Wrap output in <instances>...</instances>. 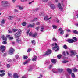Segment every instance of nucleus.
I'll return each instance as SVG.
<instances>
[{
  "mask_svg": "<svg viewBox=\"0 0 78 78\" xmlns=\"http://www.w3.org/2000/svg\"><path fill=\"white\" fill-rule=\"evenodd\" d=\"M2 5V6L3 7H5V8H8L10 6V4L8 2L6 1H2L1 2Z\"/></svg>",
  "mask_w": 78,
  "mask_h": 78,
  "instance_id": "f257e3e1",
  "label": "nucleus"
},
{
  "mask_svg": "<svg viewBox=\"0 0 78 78\" xmlns=\"http://www.w3.org/2000/svg\"><path fill=\"white\" fill-rule=\"evenodd\" d=\"M61 5H62L63 6H64V4L62 3L61 4L60 3H59L57 4V6L59 7L60 10L61 11H62L63 10V8L62 6H61Z\"/></svg>",
  "mask_w": 78,
  "mask_h": 78,
  "instance_id": "f03ea898",
  "label": "nucleus"
},
{
  "mask_svg": "<svg viewBox=\"0 0 78 78\" xmlns=\"http://www.w3.org/2000/svg\"><path fill=\"white\" fill-rule=\"evenodd\" d=\"M14 52V49L12 48H11L9 53L10 55H12Z\"/></svg>",
  "mask_w": 78,
  "mask_h": 78,
  "instance_id": "7ed1b4c3",
  "label": "nucleus"
},
{
  "mask_svg": "<svg viewBox=\"0 0 78 78\" xmlns=\"http://www.w3.org/2000/svg\"><path fill=\"white\" fill-rule=\"evenodd\" d=\"M70 52L71 53L70 55L71 56H73V55L75 56L76 55V52L75 51H73V50H71L70 51Z\"/></svg>",
  "mask_w": 78,
  "mask_h": 78,
  "instance_id": "20e7f679",
  "label": "nucleus"
},
{
  "mask_svg": "<svg viewBox=\"0 0 78 78\" xmlns=\"http://www.w3.org/2000/svg\"><path fill=\"white\" fill-rule=\"evenodd\" d=\"M6 48V46L3 45H2L0 47L1 50L2 52L3 53L5 52V48Z\"/></svg>",
  "mask_w": 78,
  "mask_h": 78,
  "instance_id": "39448f33",
  "label": "nucleus"
},
{
  "mask_svg": "<svg viewBox=\"0 0 78 78\" xmlns=\"http://www.w3.org/2000/svg\"><path fill=\"white\" fill-rule=\"evenodd\" d=\"M52 46H55V47H54L52 48L53 50H55V49H56V48H58V45H57V44L56 43L52 44Z\"/></svg>",
  "mask_w": 78,
  "mask_h": 78,
  "instance_id": "423d86ee",
  "label": "nucleus"
},
{
  "mask_svg": "<svg viewBox=\"0 0 78 78\" xmlns=\"http://www.w3.org/2000/svg\"><path fill=\"white\" fill-rule=\"evenodd\" d=\"M67 41L69 43H73V42H75V41L72 39H68Z\"/></svg>",
  "mask_w": 78,
  "mask_h": 78,
  "instance_id": "0eeeda50",
  "label": "nucleus"
},
{
  "mask_svg": "<svg viewBox=\"0 0 78 78\" xmlns=\"http://www.w3.org/2000/svg\"><path fill=\"white\" fill-rule=\"evenodd\" d=\"M20 36V33L17 32L15 34V38H18Z\"/></svg>",
  "mask_w": 78,
  "mask_h": 78,
  "instance_id": "6e6552de",
  "label": "nucleus"
},
{
  "mask_svg": "<svg viewBox=\"0 0 78 78\" xmlns=\"http://www.w3.org/2000/svg\"><path fill=\"white\" fill-rule=\"evenodd\" d=\"M51 53V50H48L47 52L45 53V55H50Z\"/></svg>",
  "mask_w": 78,
  "mask_h": 78,
  "instance_id": "1a4fd4ad",
  "label": "nucleus"
},
{
  "mask_svg": "<svg viewBox=\"0 0 78 78\" xmlns=\"http://www.w3.org/2000/svg\"><path fill=\"white\" fill-rule=\"evenodd\" d=\"M67 71L69 73V74H71L72 72V69L70 68H67Z\"/></svg>",
  "mask_w": 78,
  "mask_h": 78,
  "instance_id": "9d476101",
  "label": "nucleus"
},
{
  "mask_svg": "<svg viewBox=\"0 0 78 78\" xmlns=\"http://www.w3.org/2000/svg\"><path fill=\"white\" fill-rule=\"evenodd\" d=\"M52 71L54 73H58V69L53 68L52 69Z\"/></svg>",
  "mask_w": 78,
  "mask_h": 78,
  "instance_id": "9b49d317",
  "label": "nucleus"
},
{
  "mask_svg": "<svg viewBox=\"0 0 78 78\" xmlns=\"http://www.w3.org/2000/svg\"><path fill=\"white\" fill-rule=\"evenodd\" d=\"M1 38H2L3 41H6L7 40V38L5 37V35H3L1 36Z\"/></svg>",
  "mask_w": 78,
  "mask_h": 78,
  "instance_id": "f8f14e48",
  "label": "nucleus"
},
{
  "mask_svg": "<svg viewBox=\"0 0 78 78\" xmlns=\"http://www.w3.org/2000/svg\"><path fill=\"white\" fill-rule=\"evenodd\" d=\"M13 76L14 78H19V76H18V74L16 73H15L14 74Z\"/></svg>",
  "mask_w": 78,
  "mask_h": 78,
  "instance_id": "ddd939ff",
  "label": "nucleus"
},
{
  "mask_svg": "<svg viewBox=\"0 0 78 78\" xmlns=\"http://www.w3.org/2000/svg\"><path fill=\"white\" fill-rule=\"evenodd\" d=\"M51 61L54 64H55L56 62V60L55 59H51Z\"/></svg>",
  "mask_w": 78,
  "mask_h": 78,
  "instance_id": "4468645a",
  "label": "nucleus"
},
{
  "mask_svg": "<svg viewBox=\"0 0 78 78\" xmlns=\"http://www.w3.org/2000/svg\"><path fill=\"white\" fill-rule=\"evenodd\" d=\"M50 19H51V17H50V18H48V16H46L44 17L45 20H50Z\"/></svg>",
  "mask_w": 78,
  "mask_h": 78,
  "instance_id": "2eb2a0df",
  "label": "nucleus"
},
{
  "mask_svg": "<svg viewBox=\"0 0 78 78\" xmlns=\"http://www.w3.org/2000/svg\"><path fill=\"white\" fill-rule=\"evenodd\" d=\"M16 42L17 43H20V42H21V39L19 38H18L16 39Z\"/></svg>",
  "mask_w": 78,
  "mask_h": 78,
  "instance_id": "dca6fc26",
  "label": "nucleus"
},
{
  "mask_svg": "<svg viewBox=\"0 0 78 78\" xmlns=\"http://www.w3.org/2000/svg\"><path fill=\"white\" fill-rule=\"evenodd\" d=\"M63 71V69H58L57 72H62Z\"/></svg>",
  "mask_w": 78,
  "mask_h": 78,
  "instance_id": "f3484780",
  "label": "nucleus"
},
{
  "mask_svg": "<svg viewBox=\"0 0 78 78\" xmlns=\"http://www.w3.org/2000/svg\"><path fill=\"white\" fill-rule=\"evenodd\" d=\"M30 59H29L25 61V62H24V63H23L24 64V65H25V64H28V63H29V62H30Z\"/></svg>",
  "mask_w": 78,
  "mask_h": 78,
  "instance_id": "a211bd4d",
  "label": "nucleus"
},
{
  "mask_svg": "<svg viewBox=\"0 0 78 78\" xmlns=\"http://www.w3.org/2000/svg\"><path fill=\"white\" fill-rule=\"evenodd\" d=\"M50 6L51 8H53V9L55 8V5L54 4H51L50 5Z\"/></svg>",
  "mask_w": 78,
  "mask_h": 78,
  "instance_id": "6ab92c4d",
  "label": "nucleus"
},
{
  "mask_svg": "<svg viewBox=\"0 0 78 78\" xmlns=\"http://www.w3.org/2000/svg\"><path fill=\"white\" fill-rule=\"evenodd\" d=\"M34 26V24H33V25L31 24H30L28 26V28L30 27H33Z\"/></svg>",
  "mask_w": 78,
  "mask_h": 78,
  "instance_id": "aec40b11",
  "label": "nucleus"
},
{
  "mask_svg": "<svg viewBox=\"0 0 78 78\" xmlns=\"http://www.w3.org/2000/svg\"><path fill=\"white\" fill-rule=\"evenodd\" d=\"M37 56H35L32 59V61H36V59H37Z\"/></svg>",
  "mask_w": 78,
  "mask_h": 78,
  "instance_id": "412c9836",
  "label": "nucleus"
},
{
  "mask_svg": "<svg viewBox=\"0 0 78 78\" xmlns=\"http://www.w3.org/2000/svg\"><path fill=\"white\" fill-rule=\"evenodd\" d=\"M12 30L13 32H16L18 31L17 29H12Z\"/></svg>",
  "mask_w": 78,
  "mask_h": 78,
  "instance_id": "4be33fe9",
  "label": "nucleus"
},
{
  "mask_svg": "<svg viewBox=\"0 0 78 78\" xmlns=\"http://www.w3.org/2000/svg\"><path fill=\"white\" fill-rule=\"evenodd\" d=\"M36 36H37V33H35L34 34H32V36L33 37H36Z\"/></svg>",
  "mask_w": 78,
  "mask_h": 78,
  "instance_id": "5701e85b",
  "label": "nucleus"
},
{
  "mask_svg": "<svg viewBox=\"0 0 78 78\" xmlns=\"http://www.w3.org/2000/svg\"><path fill=\"white\" fill-rule=\"evenodd\" d=\"M8 75L11 78H12V74H11V73H8Z\"/></svg>",
  "mask_w": 78,
  "mask_h": 78,
  "instance_id": "b1692460",
  "label": "nucleus"
},
{
  "mask_svg": "<svg viewBox=\"0 0 78 78\" xmlns=\"http://www.w3.org/2000/svg\"><path fill=\"white\" fill-rule=\"evenodd\" d=\"M40 31H41V32H44V27H42L41 28Z\"/></svg>",
  "mask_w": 78,
  "mask_h": 78,
  "instance_id": "393cba45",
  "label": "nucleus"
},
{
  "mask_svg": "<svg viewBox=\"0 0 78 78\" xmlns=\"http://www.w3.org/2000/svg\"><path fill=\"white\" fill-rule=\"evenodd\" d=\"M52 27L53 28V29H56L58 28L57 26L55 25H53L52 26Z\"/></svg>",
  "mask_w": 78,
  "mask_h": 78,
  "instance_id": "a878e982",
  "label": "nucleus"
},
{
  "mask_svg": "<svg viewBox=\"0 0 78 78\" xmlns=\"http://www.w3.org/2000/svg\"><path fill=\"white\" fill-rule=\"evenodd\" d=\"M4 75H5V73L2 74H0V76H1V77L3 76Z\"/></svg>",
  "mask_w": 78,
  "mask_h": 78,
  "instance_id": "bb28decb",
  "label": "nucleus"
},
{
  "mask_svg": "<svg viewBox=\"0 0 78 78\" xmlns=\"http://www.w3.org/2000/svg\"><path fill=\"white\" fill-rule=\"evenodd\" d=\"M18 7L19 8V9H20V10H22V9H23V7L19 6H18Z\"/></svg>",
  "mask_w": 78,
  "mask_h": 78,
  "instance_id": "cd10ccee",
  "label": "nucleus"
},
{
  "mask_svg": "<svg viewBox=\"0 0 78 78\" xmlns=\"http://www.w3.org/2000/svg\"><path fill=\"white\" fill-rule=\"evenodd\" d=\"M73 33H75L76 34H78V31L76 30H73Z\"/></svg>",
  "mask_w": 78,
  "mask_h": 78,
  "instance_id": "c85d7f7f",
  "label": "nucleus"
},
{
  "mask_svg": "<svg viewBox=\"0 0 78 78\" xmlns=\"http://www.w3.org/2000/svg\"><path fill=\"white\" fill-rule=\"evenodd\" d=\"M49 0H40V2H47V1H48Z\"/></svg>",
  "mask_w": 78,
  "mask_h": 78,
  "instance_id": "c756f323",
  "label": "nucleus"
},
{
  "mask_svg": "<svg viewBox=\"0 0 78 78\" xmlns=\"http://www.w3.org/2000/svg\"><path fill=\"white\" fill-rule=\"evenodd\" d=\"M71 75L72 77L73 78H75V74H74V73H72Z\"/></svg>",
  "mask_w": 78,
  "mask_h": 78,
  "instance_id": "7c9ffc66",
  "label": "nucleus"
},
{
  "mask_svg": "<svg viewBox=\"0 0 78 78\" xmlns=\"http://www.w3.org/2000/svg\"><path fill=\"white\" fill-rule=\"evenodd\" d=\"M73 70L74 72H78V70H77V69H76V68H74L73 69Z\"/></svg>",
  "mask_w": 78,
  "mask_h": 78,
  "instance_id": "2f4dec72",
  "label": "nucleus"
},
{
  "mask_svg": "<svg viewBox=\"0 0 78 78\" xmlns=\"http://www.w3.org/2000/svg\"><path fill=\"white\" fill-rule=\"evenodd\" d=\"M13 18V17L11 16H9L8 17V18L9 20H12V18Z\"/></svg>",
  "mask_w": 78,
  "mask_h": 78,
  "instance_id": "473e14b6",
  "label": "nucleus"
},
{
  "mask_svg": "<svg viewBox=\"0 0 78 78\" xmlns=\"http://www.w3.org/2000/svg\"><path fill=\"white\" fill-rule=\"evenodd\" d=\"M61 55H58L57 56V58H59V59H60L61 58Z\"/></svg>",
  "mask_w": 78,
  "mask_h": 78,
  "instance_id": "72a5a7b5",
  "label": "nucleus"
},
{
  "mask_svg": "<svg viewBox=\"0 0 78 78\" xmlns=\"http://www.w3.org/2000/svg\"><path fill=\"white\" fill-rule=\"evenodd\" d=\"M5 72V70H0V73H3V72Z\"/></svg>",
  "mask_w": 78,
  "mask_h": 78,
  "instance_id": "f704fd0d",
  "label": "nucleus"
},
{
  "mask_svg": "<svg viewBox=\"0 0 78 78\" xmlns=\"http://www.w3.org/2000/svg\"><path fill=\"white\" fill-rule=\"evenodd\" d=\"M1 23L2 24H3L5 23V20H3L2 21H1Z\"/></svg>",
  "mask_w": 78,
  "mask_h": 78,
  "instance_id": "c9c22d12",
  "label": "nucleus"
},
{
  "mask_svg": "<svg viewBox=\"0 0 78 78\" xmlns=\"http://www.w3.org/2000/svg\"><path fill=\"white\" fill-rule=\"evenodd\" d=\"M31 51V49H30V48L28 49L27 50V52H30V51Z\"/></svg>",
  "mask_w": 78,
  "mask_h": 78,
  "instance_id": "e433bc0d",
  "label": "nucleus"
},
{
  "mask_svg": "<svg viewBox=\"0 0 78 78\" xmlns=\"http://www.w3.org/2000/svg\"><path fill=\"white\" fill-rule=\"evenodd\" d=\"M63 48H64L65 49H67V45H64L63 46Z\"/></svg>",
  "mask_w": 78,
  "mask_h": 78,
  "instance_id": "4c0bfd02",
  "label": "nucleus"
},
{
  "mask_svg": "<svg viewBox=\"0 0 78 78\" xmlns=\"http://www.w3.org/2000/svg\"><path fill=\"white\" fill-rule=\"evenodd\" d=\"M32 43L33 44H35V43H36V41H34V40H33L32 41Z\"/></svg>",
  "mask_w": 78,
  "mask_h": 78,
  "instance_id": "58836bf2",
  "label": "nucleus"
},
{
  "mask_svg": "<svg viewBox=\"0 0 78 78\" xmlns=\"http://www.w3.org/2000/svg\"><path fill=\"white\" fill-rule=\"evenodd\" d=\"M22 25L23 26H25L27 25L26 23L23 22V23Z\"/></svg>",
  "mask_w": 78,
  "mask_h": 78,
  "instance_id": "ea45409f",
  "label": "nucleus"
},
{
  "mask_svg": "<svg viewBox=\"0 0 78 78\" xmlns=\"http://www.w3.org/2000/svg\"><path fill=\"white\" fill-rule=\"evenodd\" d=\"M33 35V32H30L29 34V36H32Z\"/></svg>",
  "mask_w": 78,
  "mask_h": 78,
  "instance_id": "a19ab883",
  "label": "nucleus"
},
{
  "mask_svg": "<svg viewBox=\"0 0 78 78\" xmlns=\"http://www.w3.org/2000/svg\"><path fill=\"white\" fill-rule=\"evenodd\" d=\"M63 63H65L67 62H68V61H67L66 60H65L64 61L62 62Z\"/></svg>",
  "mask_w": 78,
  "mask_h": 78,
  "instance_id": "79ce46f5",
  "label": "nucleus"
},
{
  "mask_svg": "<svg viewBox=\"0 0 78 78\" xmlns=\"http://www.w3.org/2000/svg\"><path fill=\"white\" fill-rule=\"evenodd\" d=\"M64 31L63 30H62L60 32V34H64Z\"/></svg>",
  "mask_w": 78,
  "mask_h": 78,
  "instance_id": "37998d69",
  "label": "nucleus"
},
{
  "mask_svg": "<svg viewBox=\"0 0 78 78\" xmlns=\"http://www.w3.org/2000/svg\"><path fill=\"white\" fill-rule=\"evenodd\" d=\"M10 66H11V65L9 64H7V67L8 68H9V67H10Z\"/></svg>",
  "mask_w": 78,
  "mask_h": 78,
  "instance_id": "c03bdc74",
  "label": "nucleus"
},
{
  "mask_svg": "<svg viewBox=\"0 0 78 78\" xmlns=\"http://www.w3.org/2000/svg\"><path fill=\"white\" fill-rule=\"evenodd\" d=\"M2 44H6L7 42H6V41H3L2 42Z\"/></svg>",
  "mask_w": 78,
  "mask_h": 78,
  "instance_id": "a18cd8bd",
  "label": "nucleus"
},
{
  "mask_svg": "<svg viewBox=\"0 0 78 78\" xmlns=\"http://www.w3.org/2000/svg\"><path fill=\"white\" fill-rule=\"evenodd\" d=\"M39 27H36V30H37V31L38 30H39Z\"/></svg>",
  "mask_w": 78,
  "mask_h": 78,
  "instance_id": "49530a36",
  "label": "nucleus"
},
{
  "mask_svg": "<svg viewBox=\"0 0 78 78\" xmlns=\"http://www.w3.org/2000/svg\"><path fill=\"white\" fill-rule=\"evenodd\" d=\"M23 58L24 59H27V58H28V57L27 56H24Z\"/></svg>",
  "mask_w": 78,
  "mask_h": 78,
  "instance_id": "de8ad7c7",
  "label": "nucleus"
},
{
  "mask_svg": "<svg viewBox=\"0 0 78 78\" xmlns=\"http://www.w3.org/2000/svg\"><path fill=\"white\" fill-rule=\"evenodd\" d=\"M22 78H27V76H26L24 75L22 77Z\"/></svg>",
  "mask_w": 78,
  "mask_h": 78,
  "instance_id": "09e8293b",
  "label": "nucleus"
},
{
  "mask_svg": "<svg viewBox=\"0 0 78 78\" xmlns=\"http://www.w3.org/2000/svg\"><path fill=\"white\" fill-rule=\"evenodd\" d=\"M7 61H8V62H11V61H12V60H11V59H8L7 60Z\"/></svg>",
  "mask_w": 78,
  "mask_h": 78,
  "instance_id": "8fccbe9b",
  "label": "nucleus"
},
{
  "mask_svg": "<svg viewBox=\"0 0 78 78\" xmlns=\"http://www.w3.org/2000/svg\"><path fill=\"white\" fill-rule=\"evenodd\" d=\"M8 33H12V32L11 30H8Z\"/></svg>",
  "mask_w": 78,
  "mask_h": 78,
  "instance_id": "3c124183",
  "label": "nucleus"
},
{
  "mask_svg": "<svg viewBox=\"0 0 78 78\" xmlns=\"http://www.w3.org/2000/svg\"><path fill=\"white\" fill-rule=\"evenodd\" d=\"M37 20V18H35V19H34V20L33 21V22L34 21H36V20Z\"/></svg>",
  "mask_w": 78,
  "mask_h": 78,
  "instance_id": "603ef678",
  "label": "nucleus"
},
{
  "mask_svg": "<svg viewBox=\"0 0 78 78\" xmlns=\"http://www.w3.org/2000/svg\"><path fill=\"white\" fill-rule=\"evenodd\" d=\"M11 36L9 35H7L6 36V37H7V38H8L9 39V37H10Z\"/></svg>",
  "mask_w": 78,
  "mask_h": 78,
  "instance_id": "864d4df0",
  "label": "nucleus"
},
{
  "mask_svg": "<svg viewBox=\"0 0 78 78\" xmlns=\"http://www.w3.org/2000/svg\"><path fill=\"white\" fill-rule=\"evenodd\" d=\"M32 69H33V68H32V67H30L29 69V70L31 71V70H32Z\"/></svg>",
  "mask_w": 78,
  "mask_h": 78,
  "instance_id": "5fc2aeb1",
  "label": "nucleus"
},
{
  "mask_svg": "<svg viewBox=\"0 0 78 78\" xmlns=\"http://www.w3.org/2000/svg\"><path fill=\"white\" fill-rule=\"evenodd\" d=\"M62 30V28H60L58 30V31H61Z\"/></svg>",
  "mask_w": 78,
  "mask_h": 78,
  "instance_id": "6e6d98bb",
  "label": "nucleus"
},
{
  "mask_svg": "<svg viewBox=\"0 0 78 78\" xmlns=\"http://www.w3.org/2000/svg\"><path fill=\"white\" fill-rule=\"evenodd\" d=\"M54 41H57V40L55 38H53L52 39Z\"/></svg>",
  "mask_w": 78,
  "mask_h": 78,
  "instance_id": "4d7b16f0",
  "label": "nucleus"
},
{
  "mask_svg": "<svg viewBox=\"0 0 78 78\" xmlns=\"http://www.w3.org/2000/svg\"><path fill=\"white\" fill-rule=\"evenodd\" d=\"M14 11L15 12H18V10H17V9H15Z\"/></svg>",
  "mask_w": 78,
  "mask_h": 78,
  "instance_id": "13d9d810",
  "label": "nucleus"
},
{
  "mask_svg": "<svg viewBox=\"0 0 78 78\" xmlns=\"http://www.w3.org/2000/svg\"><path fill=\"white\" fill-rule=\"evenodd\" d=\"M40 22H37L36 23V25H40Z\"/></svg>",
  "mask_w": 78,
  "mask_h": 78,
  "instance_id": "bf43d9fd",
  "label": "nucleus"
},
{
  "mask_svg": "<svg viewBox=\"0 0 78 78\" xmlns=\"http://www.w3.org/2000/svg\"><path fill=\"white\" fill-rule=\"evenodd\" d=\"M3 56H5H5H6V53H4V54H3Z\"/></svg>",
  "mask_w": 78,
  "mask_h": 78,
  "instance_id": "052dcab7",
  "label": "nucleus"
},
{
  "mask_svg": "<svg viewBox=\"0 0 78 78\" xmlns=\"http://www.w3.org/2000/svg\"><path fill=\"white\" fill-rule=\"evenodd\" d=\"M9 39H13V37H11V36H10Z\"/></svg>",
  "mask_w": 78,
  "mask_h": 78,
  "instance_id": "680f3d73",
  "label": "nucleus"
},
{
  "mask_svg": "<svg viewBox=\"0 0 78 78\" xmlns=\"http://www.w3.org/2000/svg\"><path fill=\"white\" fill-rule=\"evenodd\" d=\"M52 67V66L51 65H50L49 67V69H51V67Z\"/></svg>",
  "mask_w": 78,
  "mask_h": 78,
  "instance_id": "e2e57ef3",
  "label": "nucleus"
},
{
  "mask_svg": "<svg viewBox=\"0 0 78 78\" xmlns=\"http://www.w3.org/2000/svg\"><path fill=\"white\" fill-rule=\"evenodd\" d=\"M30 29L28 30L27 31V35L28 34V33H29V32H30Z\"/></svg>",
  "mask_w": 78,
  "mask_h": 78,
  "instance_id": "0e129e2a",
  "label": "nucleus"
},
{
  "mask_svg": "<svg viewBox=\"0 0 78 78\" xmlns=\"http://www.w3.org/2000/svg\"><path fill=\"white\" fill-rule=\"evenodd\" d=\"M30 29L28 30L27 31V35L28 34V33H29V32H30Z\"/></svg>",
  "mask_w": 78,
  "mask_h": 78,
  "instance_id": "69168bd1",
  "label": "nucleus"
},
{
  "mask_svg": "<svg viewBox=\"0 0 78 78\" xmlns=\"http://www.w3.org/2000/svg\"><path fill=\"white\" fill-rule=\"evenodd\" d=\"M63 55L64 56H66V53H65V52L64 51V52H63Z\"/></svg>",
  "mask_w": 78,
  "mask_h": 78,
  "instance_id": "338daca9",
  "label": "nucleus"
},
{
  "mask_svg": "<svg viewBox=\"0 0 78 78\" xmlns=\"http://www.w3.org/2000/svg\"><path fill=\"white\" fill-rule=\"evenodd\" d=\"M15 57H16V59H17L18 58H19V55H16L15 56Z\"/></svg>",
  "mask_w": 78,
  "mask_h": 78,
  "instance_id": "774afa93",
  "label": "nucleus"
}]
</instances>
